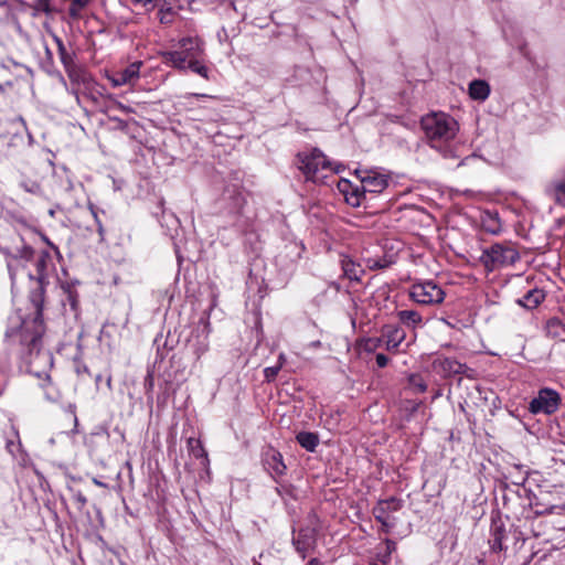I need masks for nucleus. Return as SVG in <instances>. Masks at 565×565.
I'll list each match as a JSON object with an SVG mask.
<instances>
[{
  "instance_id": "nucleus-37",
  "label": "nucleus",
  "mask_w": 565,
  "mask_h": 565,
  "mask_svg": "<svg viewBox=\"0 0 565 565\" xmlns=\"http://www.w3.org/2000/svg\"><path fill=\"white\" fill-rule=\"evenodd\" d=\"M33 8L35 11L46 14L52 12L50 0H34Z\"/></svg>"
},
{
  "instance_id": "nucleus-31",
  "label": "nucleus",
  "mask_w": 565,
  "mask_h": 565,
  "mask_svg": "<svg viewBox=\"0 0 565 565\" xmlns=\"http://www.w3.org/2000/svg\"><path fill=\"white\" fill-rule=\"evenodd\" d=\"M384 347L383 337L367 338L364 341L363 349L367 353L375 352L379 348Z\"/></svg>"
},
{
  "instance_id": "nucleus-14",
  "label": "nucleus",
  "mask_w": 565,
  "mask_h": 565,
  "mask_svg": "<svg viewBox=\"0 0 565 565\" xmlns=\"http://www.w3.org/2000/svg\"><path fill=\"white\" fill-rule=\"evenodd\" d=\"M545 193L556 205L565 209V170L545 185Z\"/></svg>"
},
{
  "instance_id": "nucleus-47",
  "label": "nucleus",
  "mask_w": 565,
  "mask_h": 565,
  "mask_svg": "<svg viewBox=\"0 0 565 565\" xmlns=\"http://www.w3.org/2000/svg\"><path fill=\"white\" fill-rule=\"evenodd\" d=\"M387 553L391 554L396 548V543L390 539L385 540Z\"/></svg>"
},
{
  "instance_id": "nucleus-50",
  "label": "nucleus",
  "mask_w": 565,
  "mask_h": 565,
  "mask_svg": "<svg viewBox=\"0 0 565 565\" xmlns=\"http://www.w3.org/2000/svg\"><path fill=\"white\" fill-rule=\"evenodd\" d=\"M193 97H196V98H212V96L210 95H206V94H196V93H191V94H188L185 96V98H193Z\"/></svg>"
},
{
  "instance_id": "nucleus-34",
  "label": "nucleus",
  "mask_w": 565,
  "mask_h": 565,
  "mask_svg": "<svg viewBox=\"0 0 565 565\" xmlns=\"http://www.w3.org/2000/svg\"><path fill=\"white\" fill-rule=\"evenodd\" d=\"M278 495H280L282 499L286 498H294V487L289 483H280L275 488Z\"/></svg>"
},
{
  "instance_id": "nucleus-7",
  "label": "nucleus",
  "mask_w": 565,
  "mask_h": 565,
  "mask_svg": "<svg viewBox=\"0 0 565 565\" xmlns=\"http://www.w3.org/2000/svg\"><path fill=\"white\" fill-rule=\"evenodd\" d=\"M561 402L562 398L557 391L543 387L539 390L537 395L529 403L527 409L533 415H552L558 411Z\"/></svg>"
},
{
  "instance_id": "nucleus-16",
  "label": "nucleus",
  "mask_w": 565,
  "mask_h": 565,
  "mask_svg": "<svg viewBox=\"0 0 565 565\" xmlns=\"http://www.w3.org/2000/svg\"><path fill=\"white\" fill-rule=\"evenodd\" d=\"M141 62H134L124 70L117 72L110 79L115 87L135 83L140 75Z\"/></svg>"
},
{
  "instance_id": "nucleus-46",
  "label": "nucleus",
  "mask_w": 565,
  "mask_h": 565,
  "mask_svg": "<svg viewBox=\"0 0 565 565\" xmlns=\"http://www.w3.org/2000/svg\"><path fill=\"white\" fill-rule=\"evenodd\" d=\"M54 41L57 45L58 55L67 52L63 41L58 36L54 35Z\"/></svg>"
},
{
  "instance_id": "nucleus-26",
  "label": "nucleus",
  "mask_w": 565,
  "mask_h": 565,
  "mask_svg": "<svg viewBox=\"0 0 565 565\" xmlns=\"http://www.w3.org/2000/svg\"><path fill=\"white\" fill-rule=\"evenodd\" d=\"M341 266L343 270V275L350 280L359 281L361 279V275L363 274V269L360 265L355 264L351 258L343 257L341 260Z\"/></svg>"
},
{
  "instance_id": "nucleus-54",
  "label": "nucleus",
  "mask_w": 565,
  "mask_h": 565,
  "mask_svg": "<svg viewBox=\"0 0 565 565\" xmlns=\"http://www.w3.org/2000/svg\"><path fill=\"white\" fill-rule=\"evenodd\" d=\"M285 362H286L285 354L280 353L279 356H278V362L277 363H281V366H282L285 364Z\"/></svg>"
},
{
  "instance_id": "nucleus-32",
  "label": "nucleus",
  "mask_w": 565,
  "mask_h": 565,
  "mask_svg": "<svg viewBox=\"0 0 565 565\" xmlns=\"http://www.w3.org/2000/svg\"><path fill=\"white\" fill-rule=\"evenodd\" d=\"M408 383L417 393H424L427 390L426 383L419 375L412 374L408 377Z\"/></svg>"
},
{
  "instance_id": "nucleus-36",
  "label": "nucleus",
  "mask_w": 565,
  "mask_h": 565,
  "mask_svg": "<svg viewBox=\"0 0 565 565\" xmlns=\"http://www.w3.org/2000/svg\"><path fill=\"white\" fill-rule=\"evenodd\" d=\"M281 370V363H277L276 365L274 366H268L264 370V377H265V381L270 383L273 382L277 374L279 373V371Z\"/></svg>"
},
{
  "instance_id": "nucleus-49",
  "label": "nucleus",
  "mask_w": 565,
  "mask_h": 565,
  "mask_svg": "<svg viewBox=\"0 0 565 565\" xmlns=\"http://www.w3.org/2000/svg\"><path fill=\"white\" fill-rule=\"evenodd\" d=\"M393 527V524L387 521L381 522V531L384 533H390L391 529Z\"/></svg>"
},
{
  "instance_id": "nucleus-20",
  "label": "nucleus",
  "mask_w": 565,
  "mask_h": 565,
  "mask_svg": "<svg viewBox=\"0 0 565 565\" xmlns=\"http://www.w3.org/2000/svg\"><path fill=\"white\" fill-rule=\"evenodd\" d=\"M544 291L542 289L534 288L529 290L522 298H519L516 303L521 307L532 310L539 307L544 301Z\"/></svg>"
},
{
  "instance_id": "nucleus-39",
  "label": "nucleus",
  "mask_w": 565,
  "mask_h": 565,
  "mask_svg": "<svg viewBox=\"0 0 565 565\" xmlns=\"http://www.w3.org/2000/svg\"><path fill=\"white\" fill-rule=\"evenodd\" d=\"M126 6L139 7L147 9L148 6H152L154 0H120Z\"/></svg>"
},
{
  "instance_id": "nucleus-8",
  "label": "nucleus",
  "mask_w": 565,
  "mask_h": 565,
  "mask_svg": "<svg viewBox=\"0 0 565 565\" xmlns=\"http://www.w3.org/2000/svg\"><path fill=\"white\" fill-rule=\"evenodd\" d=\"M512 527L507 529L500 518L492 519L490 526L489 545L492 552H502L508 550V542Z\"/></svg>"
},
{
  "instance_id": "nucleus-15",
  "label": "nucleus",
  "mask_w": 565,
  "mask_h": 565,
  "mask_svg": "<svg viewBox=\"0 0 565 565\" xmlns=\"http://www.w3.org/2000/svg\"><path fill=\"white\" fill-rule=\"evenodd\" d=\"M222 201L227 203L230 213H238L246 202L243 191L236 184L227 185L224 189Z\"/></svg>"
},
{
  "instance_id": "nucleus-17",
  "label": "nucleus",
  "mask_w": 565,
  "mask_h": 565,
  "mask_svg": "<svg viewBox=\"0 0 565 565\" xmlns=\"http://www.w3.org/2000/svg\"><path fill=\"white\" fill-rule=\"evenodd\" d=\"M361 183L363 185L364 196H366V193H381L388 185V181L385 177L371 173L361 177Z\"/></svg>"
},
{
  "instance_id": "nucleus-45",
  "label": "nucleus",
  "mask_w": 565,
  "mask_h": 565,
  "mask_svg": "<svg viewBox=\"0 0 565 565\" xmlns=\"http://www.w3.org/2000/svg\"><path fill=\"white\" fill-rule=\"evenodd\" d=\"M25 191L30 193H38L40 191V185L36 182H31V184L23 183L22 184Z\"/></svg>"
},
{
  "instance_id": "nucleus-55",
  "label": "nucleus",
  "mask_w": 565,
  "mask_h": 565,
  "mask_svg": "<svg viewBox=\"0 0 565 565\" xmlns=\"http://www.w3.org/2000/svg\"><path fill=\"white\" fill-rule=\"evenodd\" d=\"M77 372L79 373V372H81V369H78V370H77ZM82 372H86V373H88V369H87V366H85V365H84V366H83V369H82Z\"/></svg>"
},
{
  "instance_id": "nucleus-52",
  "label": "nucleus",
  "mask_w": 565,
  "mask_h": 565,
  "mask_svg": "<svg viewBox=\"0 0 565 565\" xmlns=\"http://www.w3.org/2000/svg\"><path fill=\"white\" fill-rule=\"evenodd\" d=\"M93 483L97 487L107 488L108 486L104 483L103 481L98 480L97 478H93Z\"/></svg>"
},
{
  "instance_id": "nucleus-3",
  "label": "nucleus",
  "mask_w": 565,
  "mask_h": 565,
  "mask_svg": "<svg viewBox=\"0 0 565 565\" xmlns=\"http://www.w3.org/2000/svg\"><path fill=\"white\" fill-rule=\"evenodd\" d=\"M178 49L163 53V62L178 70H183L188 60L200 57L203 42L198 36H185L179 40Z\"/></svg>"
},
{
  "instance_id": "nucleus-2",
  "label": "nucleus",
  "mask_w": 565,
  "mask_h": 565,
  "mask_svg": "<svg viewBox=\"0 0 565 565\" xmlns=\"http://www.w3.org/2000/svg\"><path fill=\"white\" fill-rule=\"evenodd\" d=\"M35 316L32 322L26 320L22 321L17 337L20 339V345L22 348L21 353L23 354L28 364L33 367L42 362L43 364H52V355L49 351H43L41 348L42 335L44 332L43 317H42V305L39 301H34Z\"/></svg>"
},
{
  "instance_id": "nucleus-30",
  "label": "nucleus",
  "mask_w": 565,
  "mask_h": 565,
  "mask_svg": "<svg viewBox=\"0 0 565 565\" xmlns=\"http://www.w3.org/2000/svg\"><path fill=\"white\" fill-rule=\"evenodd\" d=\"M188 445H189V448H190V451L191 454L195 457V458H203L205 460H207V454L202 445V443L198 439H194V438H190L188 440Z\"/></svg>"
},
{
  "instance_id": "nucleus-23",
  "label": "nucleus",
  "mask_w": 565,
  "mask_h": 565,
  "mask_svg": "<svg viewBox=\"0 0 565 565\" xmlns=\"http://www.w3.org/2000/svg\"><path fill=\"white\" fill-rule=\"evenodd\" d=\"M396 316L399 322L409 329L423 326V317L416 310H399Z\"/></svg>"
},
{
  "instance_id": "nucleus-42",
  "label": "nucleus",
  "mask_w": 565,
  "mask_h": 565,
  "mask_svg": "<svg viewBox=\"0 0 565 565\" xmlns=\"http://www.w3.org/2000/svg\"><path fill=\"white\" fill-rule=\"evenodd\" d=\"M74 501L78 504V509H83L87 503V498L81 492L77 491L73 495Z\"/></svg>"
},
{
  "instance_id": "nucleus-18",
  "label": "nucleus",
  "mask_w": 565,
  "mask_h": 565,
  "mask_svg": "<svg viewBox=\"0 0 565 565\" xmlns=\"http://www.w3.org/2000/svg\"><path fill=\"white\" fill-rule=\"evenodd\" d=\"M440 365L443 371L448 375L461 374L469 379H473L476 375V371L473 369L451 358L444 359Z\"/></svg>"
},
{
  "instance_id": "nucleus-1",
  "label": "nucleus",
  "mask_w": 565,
  "mask_h": 565,
  "mask_svg": "<svg viewBox=\"0 0 565 565\" xmlns=\"http://www.w3.org/2000/svg\"><path fill=\"white\" fill-rule=\"evenodd\" d=\"M422 129L424 130L428 146L436 150L446 160H460L457 167L463 164V145L456 138L459 131L458 122L448 114L431 113L422 117Z\"/></svg>"
},
{
  "instance_id": "nucleus-5",
  "label": "nucleus",
  "mask_w": 565,
  "mask_h": 565,
  "mask_svg": "<svg viewBox=\"0 0 565 565\" xmlns=\"http://www.w3.org/2000/svg\"><path fill=\"white\" fill-rule=\"evenodd\" d=\"M299 170L306 175L307 180L318 181L319 173L329 168V161L319 150L313 149L310 152H301L297 156ZM324 175H321L323 178Z\"/></svg>"
},
{
  "instance_id": "nucleus-41",
  "label": "nucleus",
  "mask_w": 565,
  "mask_h": 565,
  "mask_svg": "<svg viewBox=\"0 0 565 565\" xmlns=\"http://www.w3.org/2000/svg\"><path fill=\"white\" fill-rule=\"evenodd\" d=\"M89 210L92 212L93 217L95 218V222L97 225V232H98L100 238L103 239L104 238V227H103L102 221L98 217L97 210L95 209V206L93 204L89 205Z\"/></svg>"
},
{
  "instance_id": "nucleus-24",
  "label": "nucleus",
  "mask_w": 565,
  "mask_h": 565,
  "mask_svg": "<svg viewBox=\"0 0 565 565\" xmlns=\"http://www.w3.org/2000/svg\"><path fill=\"white\" fill-rule=\"evenodd\" d=\"M4 254L8 257H10V259L8 260V269H9L11 279L14 280V270H13V263L12 262L17 260L18 258H21V259H24V260H30L33 257L34 250H33V248L31 246L23 245L22 247L17 248V253L15 254H11L9 252H4Z\"/></svg>"
},
{
  "instance_id": "nucleus-21",
  "label": "nucleus",
  "mask_w": 565,
  "mask_h": 565,
  "mask_svg": "<svg viewBox=\"0 0 565 565\" xmlns=\"http://www.w3.org/2000/svg\"><path fill=\"white\" fill-rule=\"evenodd\" d=\"M546 335L565 342V322L557 317L550 318L545 324Z\"/></svg>"
},
{
  "instance_id": "nucleus-57",
  "label": "nucleus",
  "mask_w": 565,
  "mask_h": 565,
  "mask_svg": "<svg viewBox=\"0 0 565 565\" xmlns=\"http://www.w3.org/2000/svg\"><path fill=\"white\" fill-rule=\"evenodd\" d=\"M372 565H379V564H375V563H374V564H372Z\"/></svg>"
},
{
  "instance_id": "nucleus-4",
  "label": "nucleus",
  "mask_w": 565,
  "mask_h": 565,
  "mask_svg": "<svg viewBox=\"0 0 565 565\" xmlns=\"http://www.w3.org/2000/svg\"><path fill=\"white\" fill-rule=\"evenodd\" d=\"M480 259L489 270H493L515 264L520 254L510 244L495 243L482 252Z\"/></svg>"
},
{
  "instance_id": "nucleus-33",
  "label": "nucleus",
  "mask_w": 565,
  "mask_h": 565,
  "mask_svg": "<svg viewBox=\"0 0 565 565\" xmlns=\"http://www.w3.org/2000/svg\"><path fill=\"white\" fill-rule=\"evenodd\" d=\"M191 348H192L195 356L198 359H200L209 349V343L206 341V337H204L201 340L198 338V341L195 343H192Z\"/></svg>"
},
{
  "instance_id": "nucleus-12",
  "label": "nucleus",
  "mask_w": 565,
  "mask_h": 565,
  "mask_svg": "<svg viewBox=\"0 0 565 565\" xmlns=\"http://www.w3.org/2000/svg\"><path fill=\"white\" fill-rule=\"evenodd\" d=\"M68 78L74 84H82L84 85L86 90L90 92L92 97L95 99V94L102 95L100 86H98L93 78L87 74L82 67L78 65H74L71 68L65 71Z\"/></svg>"
},
{
  "instance_id": "nucleus-51",
  "label": "nucleus",
  "mask_w": 565,
  "mask_h": 565,
  "mask_svg": "<svg viewBox=\"0 0 565 565\" xmlns=\"http://www.w3.org/2000/svg\"><path fill=\"white\" fill-rule=\"evenodd\" d=\"M116 107L126 113L131 111V108L129 106H125L121 103H116Z\"/></svg>"
},
{
  "instance_id": "nucleus-11",
  "label": "nucleus",
  "mask_w": 565,
  "mask_h": 565,
  "mask_svg": "<svg viewBox=\"0 0 565 565\" xmlns=\"http://www.w3.org/2000/svg\"><path fill=\"white\" fill-rule=\"evenodd\" d=\"M384 347L388 352H397L399 345L406 339V332L396 324H384L381 330Z\"/></svg>"
},
{
  "instance_id": "nucleus-38",
  "label": "nucleus",
  "mask_w": 565,
  "mask_h": 565,
  "mask_svg": "<svg viewBox=\"0 0 565 565\" xmlns=\"http://www.w3.org/2000/svg\"><path fill=\"white\" fill-rule=\"evenodd\" d=\"M60 60H61L65 71L76 64L74 61V54L70 53V52L61 54Z\"/></svg>"
},
{
  "instance_id": "nucleus-25",
  "label": "nucleus",
  "mask_w": 565,
  "mask_h": 565,
  "mask_svg": "<svg viewBox=\"0 0 565 565\" xmlns=\"http://www.w3.org/2000/svg\"><path fill=\"white\" fill-rule=\"evenodd\" d=\"M297 443L307 451L315 452L320 440L317 433L299 431L296 435Z\"/></svg>"
},
{
  "instance_id": "nucleus-13",
  "label": "nucleus",
  "mask_w": 565,
  "mask_h": 565,
  "mask_svg": "<svg viewBox=\"0 0 565 565\" xmlns=\"http://www.w3.org/2000/svg\"><path fill=\"white\" fill-rule=\"evenodd\" d=\"M338 189L343 194L345 202L353 207L360 206L365 199L362 184H353L347 179H341Z\"/></svg>"
},
{
  "instance_id": "nucleus-27",
  "label": "nucleus",
  "mask_w": 565,
  "mask_h": 565,
  "mask_svg": "<svg viewBox=\"0 0 565 565\" xmlns=\"http://www.w3.org/2000/svg\"><path fill=\"white\" fill-rule=\"evenodd\" d=\"M366 267L371 270L386 269L395 263L393 255H383L382 257H369L365 259Z\"/></svg>"
},
{
  "instance_id": "nucleus-10",
  "label": "nucleus",
  "mask_w": 565,
  "mask_h": 565,
  "mask_svg": "<svg viewBox=\"0 0 565 565\" xmlns=\"http://www.w3.org/2000/svg\"><path fill=\"white\" fill-rule=\"evenodd\" d=\"M263 466L270 477L278 482V478L286 473L287 467L282 455L275 448L269 447L263 452Z\"/></svg>"
},
{
  "instance_id": "nucleus-35",
  "label": "nucleus",
  "mask_w": 565,
  "mask_h": 565,
  "mask_svg": "<svg viewBox=\"0 0 565 565\" xmlns=\"http://www.w3.org/2000/svg\"><path fill=\"white\" fill-rule=\"evenodd\" d=\"M175 12L171 9H161L159 11V20L162 24H171L174 21Z\"/></svg>"
},
{
  "instance_id": "nucleus-19",
  "label": "nucleus",
  "mask_w": 565,
  "mask_h": 565,
  "mask_svg": "<svg viewBox=\"0 0 565 565\" xmlns=\"http://www.w3.org/2000/svg\"><path fill=\"white\" fill-rule=\"evenodd\" d=\"M52 266V256L47 250H42L35 262L36 276L29 274L31 279H36L39 285L43 287L47 279V269Z\"/></svg>"
},
{
  "instance_id": "nucleus-29",
  "label": "nucleus",
  "mask_w": 565,
  "mask_h": 565,
  "mask_svg": "<svg viewBox=\"0 0 565 565\" xmlns=\"http://www.w3.org/2000/svg\"><path fill=\"white\" fill-rule=\"evenodd\" d=\"M377 504L381 505L386 511V513H391L398 511L403 507V501L395 497H391L385 500H380Z\"/></svg>"
},
{
  "instance_id": "nucleus-48",
  "label": "nucleus",
  "mask_w": 565,
  "mask_h": 565,
  "mask_svg": "<svg viewBox=\"0 0 565 565\" xmlns=\"http://www.w3.org/2000/svg\"><path fill=\"white\" fill-rule=\"evenodd\" d=\"M492 224L489 226H486V228L491 233H497L499 230V224L495 218H491Z\"/></svg>"
},
{
  "instance_id": "nucleus-9",
  "label": "nucleus",
  "mask_w": 565,
  "mask_h": 565,
  "mask_svg": "<svg viewBox=\"0 0 565 565\" xmlns=\"http://www.w3.org/2000/svg\"><path fill=\"white\" fill-rule=\"evenodd\" d=\"M292 545L302 559L317 546V532L312 527H301L292 537Z\"/></svg>"
},
{
  "instance_id": "nucleus-40",
  "label": "nucleus",
  "mask_w": 565,
  "mask_h": 565,
  "mask_svg": "<svg viewBox=\"0 0 565 565\" xmlns=\"http://www.w3.org/2000/svg\"><path fill=\"white\" fill-rule=\"evenodd\" d=\"M373 515L380 523L388 520V513L379 504L373 508Z\"/></svg>"
},
{
  "instance_id": "nucleus-6",
  "label": "nucleus",
  "mask_w": 565,
  "mask_h": 565,
  "mask_svg": "<svg viewBox=\"0 0 565 565\" xmlns=\"http://www.w3.org/2000/svg\"><path fill=\"white\" fill-rule=\"evenodd\" d=\"M411 298L419 305H439L445 299V291L434 280L415 282L409 289Z\"/></svg>"
},
{
  "instance_id": "nucleus-44",
  "label": "nucleus",
  "mask_w": 565,
  "mask_h": 565,
  "mask_svg": "<svg viewBox=\"0 0 565 565\" xmlns=\"http://www.w3.org/2000/svg\"><path fill=\"white\" fill-rule=\"evenodd\" d=\"M375 360H376L377 366L381 369L385 367L390 361V359L383 353H377L375 356Z\"/></svg>"
},
{
  "instance_id": "nucleus-43",
  "label": "nucleus",
  "mask_w": 565,
  "mask_h": 565,
  "mask_svg": "<svg viewBox=\"0 0 565 565\" xmlns=\"http://www.w3.org/2000/svg\"><path fill=\"white\" fill-rule=\"evenodd\" d=\"M153 382L154 381H153L152 372H148L146 377H145V382H143V385H145V388H146L147 392L152 391L153 384H154Z\"/></svg>"
},
{
  "instance_id": "nucleus-28",
  "label": "nucleus",
  "mask_w": 565,
  "mask_h": 565,
  "mask_svg": "<svg viewBox=\"0 0 565 565\" xmlns=\"http://www.w3.org/2000/svg\"><path fill=\"white\" fill-rule=\"evenodd\" d=\"M200 57H193L186 61L185 67L182 71L191 70L193 73L201 77L209 79V68L202 64Z\"/></svg>"
},
{
  "instance_id": "nucleus-22",
  "label": "nucleus",
  "mask_w": 565,
  "mask_h": 565,
  "mask_svg": "<svg viewBox=\"0 0 565 565\" xmlns=\"http://www.w3.org/2000/svg\"><path fill=\"white\" fill-rule=\"evenodd\" d=\"M490 95V85L483 79H475L469 84V96L473 100L483 102Z\"/></svg>"
},
{
  "instance_id": "nucleus-53",
  "label": "nucleus",
  "mask_w": 565,
  "mask_h": 565,
  "mask_svg": "<svg viewBox=\"0 0 565 565\" xmlns=\"http://www.w3.org/2000/svg\"><path fill=\"white\" fill-rule=\"evenodd\" d=\"M321 564H322V563H321V561L315 557V558H311V559L308 562V564H307V565H321Z\"/></svg>"
},
{
  "instance_id": "nucleus-56",
  "label": "nucleus",
  "mask_w": 565,
  "mask_h": 565,
  "mask_svg": "<svg viewBox=\"0 0 565 565\" xmlns=\"http://www.w3.org/2000/svg\"><path fill=\"white\" fill-rule=\"evenodd\" d=\"M100 380H102V375L99 374V375L96 376V381L98 382Z\"/></svg>"
}]
</instances>
